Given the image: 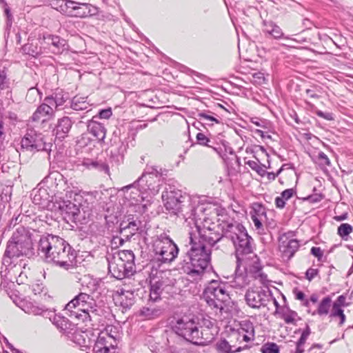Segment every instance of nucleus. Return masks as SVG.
<instances>
[{
	"label": "nucleus",
	"mask_w": 353,
	"mask_h": 353,
	"mask_svg": "<svg viewBox=\"0 0 353 353\" xmlns=\"http://www.w3.org/2000/svg\"><path fill=\"white\" fill-rule=\"evenodd\" d=\"M72 125V122L68 117H63L59 119L56 126L57 134L64 137L69 132Z\"/></svg>",
	"instance_id": "34"
},
{
	"label": "nucleus",
	"mask_w": 353,
	"mask_h": 353,
	"mask_svg": "<svg viewBox=\"0 0 353 353\" xmlns=\"http://www.w3.org/2000/svg\"><path fill=\"white\" fill-rule=\"evenodd\" d=\"M331 306V299L329 296H326L323 298V299L321 301L317 313L319 315H326L328 314L330 308Z\"/></svg>",
	"instance_id": "44"
},
{
	"label": "nucleus",
	"mask_w": 353,
	"mask_h": 353,
	"mask_svg": "<svg viewBox=\"0 0 353 353\" xmlns=\"http://www.w3.org/2000/svg\"><path fill=\"white\" fill-rule=\"evenodd\" d=\"M246 164L261 176H263L266 173V171L255 161H248Z\"/></svg>",
	"instance_id": "50"
},
{
	"label": "nucleus",
	"mask_w": 353,
	"mask_h": 353,
	"mask_svg": "<svg viewBox=\"0 0 353 353\" xmlns=\"http://www.w3.org/2000/svg\"><path fill=\"white\" fill-rule=\"evenodd\" d=\"M310 328L308 325H306L305 329L303 331L300 339L296 342V347L303 348V345L305 343L309 335L310 334Z\"/></svg>",
	"instance_id": "48"
},
{
	"label": "nucleus",
	"mask_w": 353,
	"mask_h": 353,
	"mask_svg": "<svg viewBox=\"0 0 353 353\" xmlns=\"http://www.w3.org/2000/svg\"><path fill=\"white\" fill-rule=\"evenodd\" d=\"M316 114L319 117L323 118L327 121H332L334 119L333 115L331 112H323L321 110H317Z\"/></svg>",
	"instance_id": "60"
},
{
	"label": "nucleus",
	"mask_w": 353,
	"mask_h": 353,
	"mask_svg": "<svg viewBox=\"0 0 353 353\" xmlns=\"http://www.w3.org/2000/svg\"><path fill=\"white\" fill-rule=\"evenodd\" d=\"M65 4L66 5L65 6L67 8V12H65V14L70 17L73 16V13L74 12L73 8H76L77 3L70 0H65Z\"/></svg>",
	"instance_id": "54"
},
{
	"label": "nucleus",
	"mask_w": 353,
	"mask_h": 353,
	"mask_svg": "<svg viewBox=\"0 0 353 353\" xmlns=\"http://www.w3.org/2000/svg\"><path fill=\"white\" fill-rule=\"evenodd\" d=\"M38 250L43 254L47 262H52L65 270L72 266L76 258L74 250L69 243L52 234L41 237Z\"/></svg>",
	"instance_id": "2"
},
{
	"label": "nucleus",
	"mask_w": 353,
	"mask_h": 353,
	"mask_svg": "<svg viewBox=\"0 0 353 353\" xmlns=\"http://www.w3.org/2000/svg\"><path fill=\"white\" fill-rule=\"evenodd\" d=\"M161 168L157 166L147 165L141 176L132 184L123 187L121 190L128 192L135 184L145 192L155 194L159 190V181L161 176Z\"/></svg>",
	"instance_id": "7"
},
{
	"label": "nucleus",
	"mask_w": 353,
	"mask_h": 353,
	"mask_svg": "<svg viewBox=\"0 0 353 353\" xmlns=\"http://www.w3.org/2000/svg\"><path fill=\"white\" fill-rule=\"evenodd\" d=\"M299 248V243L296 239H288L285 236L280 239L279 250L288 259L294 256Z\"/></svg>",
	"instance_id": "21"
},
{
	"label": "nucleus",
	"mask_w": 353,
	"mask_h": 353,
	"mask_svg": "<svg viewBox=\"0 0 353 353\" xmlns=\"http://www.w3.org/2000/svg\"><path fill=\"white\" fill-rule=\"evenodd\" d=\"M203 298L212 309L221 312L225 303L229 301L230 296L225 284L216 280H212L205 288Z\"/></svg>",
	"instance_id": "6"
},
{
	"label": "nucleus",
	"mask_w": 353,
	"mask_h": 353,
	"mask_svg": "<svg viewBox=\"0 0 353 353\" xmlns=\"http://www.w3.org/2000/svg\"><path fill=\"white\" fill-rule=\"evenodd\" d=\"M32 202L35 205H41L42 208H50L55 206L53 196H50L47 189L44 188H35L31 193Z\"/></svg>",
	"instance_id": "17"
},
{
	"label": "nucleus",
	"mask_w": 353,
	"mask_h": 353,
	"mask_svg": "<svg viewBox=\"0 0 353 353\" xmlns=\"http://www.w3.org/2000/svg\"><path fill=\"white\" fill-rule=\"evenodd\" d=\"M279 347L274 343H268L261 347L262 353H279Z\"/></svg>",
	"instance_id": "49"
},
{
	"label": "nucleus",
	"mask_w": 353,
	"mask_h": 353,
	"mask_svg": "<svg viewBox=\"0 0 353 353\" xmlns=\"http://www.w3.org/2000/svg\"><path fill=\"white\" fill-rule=\"evenodd\" d=\"M203 206L199 205V201L197 199H192L189 196V201L182 203L179 207V211L173 214L178 216H182L185 220L186 225L190 227L191 230L197 225L196 219L199 217L198 212H203Z\"/></svg>",
	"instance_id": "10"
},
{
	"label": "nucleus",
	"mask_w": 353,
	"mask_h": 353,
	"mask_svg": "<svg viewBox=\"0 0 353 353\" xmlns=\"http://www.w3.org/2000/svg\"><path fill=\"white\" fill-rule=\"evenodd\" d=\"M271 299L270 292L262 289H249L245 295L247 304L252 308L266 306Z\"/></svg>",
	"instance_id": "15"
},
{
	"label": "nucleus",
	"mask_w": 353,
	"mask_h": 353,
	"mask_svg": "<svg viewBox=\"0 0 353 353\" xmlns=\"http://www.w3.org/2000/svg\"><path fill=\"white\" fill-rule=\"evenodd\" d=\"M52 95L54 101H55V108L58 109L62 106L69 99L68 93L62 90L54 92Z\"/></svg>",
	"instance_id": "42"
},
{
	"label": "nucleus",
	"mask_w": 353,
	"mask_h": 353,
	"mask_svg": "<svg viewBox=\"0 0 353 353\" xmlns=\"http://www.w3.org/2000/svg\"><path fill=\"white\" fill-rule=\"evenodd\" d=\"M190 248L182 256L179 269L194 280L201 279L211 259V249L197 243L194 232H189Z\"/></svg>",
	"instance_id": "1"
},
{
	"label": "nucleus",
	"mask_w": 353,
	"mask_h": 353,
	"mask_svg": "<svg viewBox=\"0 0 353 353\" xmlns=\"http://www.w3.org/2000/svg\"><path fill=\"white\" fill-rule=\"evenodd\" d=\"M108 270L109 273L117 279H123L134 274L119 259L113 256L110 260L108 259Z\"/></svg>",
	"instance_id": "16"
},
{
	"label": "nucleus",
	"mask_w": 353,
	"mask_h": 353,
	"mask_svg": "<svg viewBox=\"0 0 353 353\" xmlns=\"http://www.w3.org/2000/svg\"><path fill=\"white\" fill-rule=\"evenodd\" d=\"M250 283L246 273L245 268H241L239 263H237L236 270L232 281V286L238 288H244Z\"/></svg>",
	"instance_id": "27"
},
{
	"label": "nucleus",
	"mask_w": 353,
	"mask_h": 353,
	"mask_svg": "<svg viewBox=\"0 0 353 353\" xmlns=\"http://www.w3.org/2000/svg\"><path fill=\"white\" fill-rule=\"evenodd\" d=\"M196 139L198 144L210 147V145L209 144L210 140L203 133L199 132L196 134Z\"/></svg>",
	"instance_id": "53"
},
{
	"label": "nucleus",
	"mask_w": 353,
	"mask_h": 353,
	"mask_svg": "<svg viewBox=\"0 0 353 353\" xmlns=\"http://www.w3.org/2000/svg\"><path fill=\"white\" fill-rule=\"evenodd\" d=\"M318 272L317 269L309 268L305 272V277L309 281H311L318 274Z\"/></svg>",
	"instance_id": "57"
},
{
	"label": "nucleus",
	"mask_w": 353,
	"mask_h": 353,
	"mask_svg": "<svg viewBox=\"0 0 353 353\" xmlns=\"http://www.w3.org/2000/svg\"><path fill=\"white\" fill-rule=\"evenodd\" d=\"M134 293L132 290L121 289L114 296V301L117 305H119L123 310L130 309L134 303Z\"/></svg>",
	"instance_id": "19"
},
{
	"label": "nucleus",
	"mask_w": 353,
	"mask_h": 353,
	"mask_svg": "<svg viewBox=\"0 0 353 353\" xmlns=\"http://www.w3.org/2000/svg\"><path fill=\"white\" fill-rule=\"evenodd\" d=\"M247 348V345L244 347H237L232 345L225 339H221L216 343V350L220 353H235L239 352Z\"/></svg>",
	"instance_id": "29"
},
{
	"label": "nucleus",
	"mask_w": 353,
	"mask_h": 353,
	"mask_svg": "<svg viewBox=\"0 0 353 353\" xmlns=\"http://www.w3.org/2000/svg\"><path fill=\"white\" fill-rule=\"evenodd\" d=\"M72 341L82 347L89 348L94 340L89 337L88 332H76L72 335Z\"/></svg>",
	"instance_id": "32"
},
{
	"label": "nucleus",
	"mask_w": 353,
	"mask_h": 353,
	"mask_svg": "<svg viewBox=\"0 0 353 353\" xmlns=\"http://www.w3.org/2000/svg\"><path fill=\"white\" fill-rule=\"evenodd\" d=\"M26 313L33 315H46L47 317L50 319V320L52 322V323L58 325V322L61 321L60 316H57L53 313V311L48 310V309H45L43 307H39L38 305H35L34 304H30L27 306V310H25Z\"/></svg>",
	"instance_id": "24"
},
{
	"label": "nucleus",
	"mask_w": 353,
	"mask_h": 353,
	"mask_svg": "<svg viewBox=\"0 0 353 353\" xmlns=\"http://www.w3.org/2000/svg\"><path fill=\"white\" fill-rule=\"evenodd\" d=\"M51 50L54 54H61L63 51L68 50V43L66 40L57 36L54 37L52 43L51 44Z\"/></svg>",
	"instance_id": "37"
},
{
	"label": "nucleus",
	"mask_w": 353,
	"mask_h": 353,
	"mask_svg": "<svg viewBox=\"0 0 353 353\" xmlns=\"http://www.w3.org/2000/svg\"><path fill=\"white\" fill-rule=\"evenodd\" d=\"M250 214L252 217L254 216L256 217H259V219H266L265 208L263 205L259 203H253Z\"/></svg>",
	"instance_id": "43"
},
{
	"label": "nucleus",
	"mask_w": 353,
	"mask_h": 353,
	"mask_svg": "<svg viewBox=\"0 0 353 353\" xmlns=\"http://www.w3.org/2000/svg\"><path fill=\"white\" fill-rule=\"evenodd\" d=\"M225 228H223L222 233L215 230L214 228H204L201 229L198 225L194 227L193 229L189 232H194L197 237V243L206 245L208 248H211L216 243L219 241L224 235V231Z\"/></svg>",
	"instance_id": "14"
},
{
	"label": "nucleus",
	"mask_w": 353,
	"mask_h": 353,
	"mask_svg": "<svg viewBox=\"0 0 353 353\" xmlns=\"http://www.w3.org/2000/svg\"><path fill=\"white\" fill-rule=\"evenodd\" d=\"M154 260L169 264L178 256L179 248L168 236L160 235L153 243Z\"/></svg>",
	"instance_id": "8"
},
{
	"label": "nucleus",
	"mask_w": 353,
	"mask_h": 353,
	"mask_svg": "<svg viewBox=\"0 0 353 353\" xmlns=\"http://www.w3.org/2000/svg\"><path fill=\"white\" fill-rule=\"evenodd\" d=\"M353 231L352 226L349 223H342L337 229V234L344 240H347V236Z\"/></svg>",
	"instance_id": "45"
},
{
	"label": "nucleus",
	"mask_w": 353,
	"mask_h": 353,
	"mask_svg": "<svg viewBox=\"0 0 353 353\" xmlns=\"http://www.w3.org/2000/svg\"><path fill=\"white\" fill-rule=\"evenodd\" d=\"M137 186V185L135 184L134 187L131 188L133 189V190L129 194L128 199L131 201L132 205H134L136 212H144L147 209L148 203H139L144 201V198L142 195L144 191L140 188H139V189L136 188ZM147 202H148V201Z\"/></svg>",
	"instance_id": "20"
},
{
	"label": "nucleus",
	"mask_w": 353,
	"mask_h": 353,
	"mask_svg": "<svg viewBox=\"0 0 353 353\" xmlns=\"http://www.w3.org/2000/svg\"><path fill=\"white\" fill-rule=\"evenodd\" d=\"M215 332L216 328H214L212 322L209 321L208 324L205 327H201V329L199 328V339L194 341L193 344H208L214 339Z\"/></svg>",
	"instance_id": "22"
},
{
	"label": "nucleus",
	"mask_w": 353,
	"mask_h": 353,
	"mask_svg": "<svg viewBox=\"0 0 353 353\" xmlns=\"http://www.w3.org/2000/svg\"><path fill=\"white\" fill-rule=\"evenodd\" d=\"M32 243L31 239L25 234H21L18 230L14 232L7 244L5 251L3 264H11V259L21 256L32 255Z\"/></svg>",
	"instance_id": "5"
},
{
	"label": "nucleus",
	"mask_w": 353,
	"mask_h": 353,
	"mask_svg": "<svg viewBox=\"0 0 353 353\" xmlns=\"http://www.w3.org/2000/svg\"><path fill=\"white\" fill-rule=\"evenodd\" d=\"M342 314H343V310L341 307H339L338 304H333L330 316L336 317L341 316Z\"/></svg>",
	"instance_id": "58"
},
{
	"label": "nucleus",
	"mask_w": 353,
	"mask_h": 353,
	"mask_svg": "<svg viewBox=\"0 0 353 353\" xmlns=\"http://www.w3.org/2000/svg\"><path fill=\"white\" fill-rule=\"evenodd\" d=\"M91 7L92 6L90 3H77L76 8H73V10H74V12L73 13L72 17L83 18L88 17V15H90Z\"/></svg>",
	"instance_id": "39"
},
{
	"label": "nucleus",
	"mask_w": 353,
	"mask_h": 353,
	"mask_svg": "<svg viewBox=\"0 0 353 353\" xmlns=\"http://www.w3.org/2000/svg\"><path fill=\"white\" fill-rule=\"evenodd\" d=\"M263 32L276 39L283 36L281 28L272 21H263Z\"/></svg>",
	"instance_id": "33"
},
{
	"label": "nucleus",
	"mask_w": 353,
	"mask_h": 353,
	"mask_svg": "<svg viewBox=\"0 0 353 353\" xmlns=\"http://www.w3.org/2000/svg\"><path fill=\"white\" fill-rule=\"evenodd\" d=\"M317 159L320 166H330L331 162L328 157L323 152H319L318 153Z\"/></svg>",
	"instance_id": "51"
},
{
	"label": "nucleus",
	"mask_w": 353,
	"mask_h": 353,
	"mask_svg": "<svg viewBox=\"0 0 353 353\" xmlns=\"http://www.w3.org/2000/svg\"><path fill=\"white\" fill-rule=\"evenodd\" d=\"M112 327H108L104 331L101 332L92 347V353H112L111 346H109L110 332L112 331Z\"/></svg>",
	"instance_id": "18"
},
{
	"label": "nucleus",
	"mask_w": 353,
	"mask_h": 353,
	"mask_svg": "<svg viewBox=\"0 0 353 353\" xmlns=\"http://www.w3.org/2000/svg\"><path fill=\"white\" fill-rule=\"evenodd\" d=\"M253 77L255 79V81L259 84H261L265 82V77L263 73H254L253 74Z\"/></svg>",
	"instance_id": "64"
},
{
	"label": "nucleus",
	"mask_w": 353,
	"mask_h": 353,
	"mask_svg": "<svg viewBox=\"0 0 353 353\" xmlns=\"http://www.w3.org/2000/svg\"><path fill=\"white\" fill-rule=\"evenodd\" d=\"M62 182H63V175L58 172H51L43 181L44 183L50 185L52 188H57Z\"/></svg>",
	"instance_id": "38"
},
{
	"label": "nucleus",
	"mask_w": 353,
	"mask_h": 353,
	"mask_svg": "<svg viewBox=\"0 0 353 353\" xmlns=\"http://www.w3.org/2000/svg\"><path fill=\"white\" fill-rule=\"evenodd\" d=\"M7 76L5 71L0 72V88L4 89L7 85Z\"/></svg>",
	"instance_id": "61"
},
{
	"label": "nucleus",
	"mask_w": 353,
	"mask_h": 353,
	"mask_svg": "<svg viewBox=\"0 0 353 353\" xmlns=\"http://www.w3.org/2000/svg\"><path fill=\"white\" fill-rule=\"evenodd\" d=\"M214 113L210 110H204L197 114L199 123L206 128L207 126H213L214 123H221L220 117L214 116Z\"/></svg>",
	"instance_id": "28"
},
{
	"label": "nucleus",
	"mask_w": 353,
	"mask_h": 353,
	"mask_svg": "<svg viewBox=\"0 0 353 353\" xmlns=\"http://www.w3.org/2000/svg\"><path fill=\"white\" fill-rule=\"evenodd\" d=\"M243 334V340L245 342L254 340V327L250 321L245 320L241 321L239 334Z\"/></svg>",
	"instance_id": "30"
},
{
	"label": "nucleus",
	"mask_w": 353,
	"mask_h": 353,
	"mask_svg": "<svg viewBox=\"0 0 353 353\" xmlns=\"http://www.w3.org/2000/svg\"><path fill=\"white\" fill-rule=\"evenodd\" d=\"M54 207L58 208L62 214H67L69 218H75L79 213V207L69 200H56Z\"/></svg>",
	"instance_id": "23"
},
{
	"label": "nucleus",
	"mask_w": 353,
	"mask_h": 353,
	"mask_svg": "<svg viewBox=\"0 0 353 353\" xmlns=\"http://www.w3.org/2000/svg\"><path fill=\"white\" fill-rule=\"evenodd\" d=\"M94 117L88 122V130L99 142H102L105 138L106 129L103 123L94 121Z\"/></svg>",
	"instance_id": "25"
},
{
	"label": "nucleus",
	"mask_w": 353,
	"mask_h": 353,
	"mask_svg": "<svg viewBox=\"0 0 353 353\" xmlns=\"http://www.w3.org/2000/svg\"><path fill=\"white\" fill-rule=\"evenodd\" d=\"M96 301L87 293H79L65 306V310L74 313L77 319L83 322L92 321L98 314Z\"/></svg>",
	"instance_id": "4"
},
{
	"label": "nucleus",
	"mask_w": 353,
	"mask_h": 353,
	"mask_svg": "<svg viewBox=\"0 0 353 353\" xmlns=\"http://www.w3.org/2000/svg\"><path fill=\"white\" fill-rule=\"evenodd\" d=\"M162 199L167 210L172 213L176 212L182 203L189 201V195L183 194L181 190L168 185L162 193Z\"/></svg>",
	"instance_id": "11"
},
{
	"label": "nucleus",
	"mask_w": 353,
	"mask_h": 353,
	"mask_svg": "<svg viewBox=\"0 0 353 353\" xmlns=\"http://www.w3.org/2000/svg\"><path fill=\"white\" fill-rule=\"evenodd\" d=\"M54 114V110L52 108H50V105L47 103L41 104L35 110L32 116L33 121H39L40 120L45 121V117H52Z\"/></svg>",
	"instance_id": "31"
},
{
	"label": "nucleus",
	"mask_w": 353,
	"mask_h": 353,
	"mask_svg": "<svg viewBox=\"0 0 353 353\" xmlns=\"http://www.w3.org/2000/svg\"><path fill=\"white\" fill-rule=\"evenodd\" d=\"M281 316L286 323L293 325L296 323V318L298 316L296 312L288 308L283 309L281 312Z\"/></svg>",
	"instance_id": "41"
},
{
	"label": "nucleus",
	"mask_w": 353,
	"mask_h": 353,
	"mask_svg": "<svg viewBox=\"0 0 353 353\" xmlns=\"http://www.w3.org/2000/svg\"><path fill=\"white\" fill-rule=\"evenodd\" d=\"M65 1V0H50V5L52 8L65 14V12H67V8L65 6H66Z\"/></svg>",
	"instance_id": "46"
},
{
	"label": "nucleus",
	"mask_w": 353,
	"mask_h": 353,
	"mask_svg": "<svg viewBox=\"0 0 353 353\" xmlns=\"http://www.w3.org/2000/svg\"><path fill=\"white\" fill-rule=\"evenodd\" d=\"M56 35L50 34H43L42 38L40 39L42 40L44 43L51 47V44L52 43Z\"/></svg>",
	"instance_id": "55"
},
{
	"label": "nucleus",
	"mask_w": 353,
	"mask_h": 353,
	"mask_svg": "<svg viewBox=\"0 0 353 353\" xmlns=\"http://www.w3.org/2000/svg\"><path fill=\"white\" fill-rule=\"evenodd\" d=\"M112 112L110 108L102 110L99 113V117L101 119H109Z\"/></svg>",
	"instance_id": "63"
},
{
	"label": "nucleus",
	"mask_w": 353,
	"mask_h": 353,
	"mask_svg": "<svg viewBox=\"0 0 353 353\" xmlns=\"http://www.w3.org/2000/svg\"><path fill=\"white\" fill-rule=\"evenodd\" d=\"M161 314V310L155 307L153 303H148L147 306L143 307L140 310V316L150 319L159 316Z\"/></svg>",
	"instance_id": "35"
},
{
	"label": "nucleus",
	"mask_w": 353,
	"mask_h": 353,
	"mask_svg": "<svg viewBox=\"0 0 353 353\" xmlns=\"http://www.w3.org/2000/svg\"><path fill=\"white\" fill-rule=\"evenodd\" d=\"M310 252L312 254H313L314 256L317 257L319 260L321 259V258L323 255V252L321 250V249L319 247H312L311 248Z\"/></svg>",
	"instance_id": "62"
},
{
	"label": "nucleus",
	"mask_w": 353,
	"mask_h": 353,
	"mask_svg": "<svg viewBox=\"0 0 353 353\" xmlns=\"http://www.w3.org/2000/svg\"><path fill=\"white\" fill-rule=\"evenodd\" d=\"M90 103L86 101V98L75 96L71 100L70 107L75 111H81L88 110Z\"/></svg>",
	"instance_id": "36"
},
{
	"label": "nucleus",
	"mask_w": 353,
	"mask_h": 353,
	"mask_svg": "<svg viewBox=\"0 0 353 353\" xmlns=\"http://www.w3.org/2000/svg\"><path fill=\"white\" fill-rule=\"evenodd\" d=\"M114 258L119 259L124 263L125 267L129 268L130 271L135 272L134 254L132 250H123L119 251L112 256Z\"/></svg>",
	"instance_id": "26"
},
{
	"label": "nucleus",
	"mask_w": 353,
	"mask_h": 353,
	"mask_svg": "<svg viewBox=\"0 0 353 353\" xmlns=\"http://www.w3.org/2000/svg\"><path fill=\"white\" fill-rule=\"evenodd\" d=\"M224 235L225 238L232 242L235 248L237 263L243 259L244 255L252 253V239L241 224H228L224 231Z\"/></svg>",
	"instance_id": "3"
},
{
	"label": "nucleus",
	"mask_w": 353,
	"mask_h": 353,
	"mask_svg": "<svg viewBox=\"0 0 353 353\" xmlns=\"http://www.w3.org/2000/svg\"><path fill=\"white\" fill-rule=\"evenodd\" d=\"M295 191L293 188L287 189L284 191H283L281 194V196L285 200L288 201L290 199L293 194H294Z\"/></svg>",
	"instance_id": "59"
},
{
	"label": "nucleus",
	"mask_w": 353,
	"mask_h": 353,
	"mask_svg": "<svg viewBox=\"0 0 353 353\" xmlns=\"http://www.w3.org/2000/svg\"><path fill=\"white\" fill-rule=\"evenodd\" d=\"M251 219L254 223V225L255 228L257 230H263V222L265 221L266 219H259V217H256L254 216V217L251 216Z\"/></svg>",
	"instance_id": "56"
},
{
	"label": "nucleus",
	"mask_w": 353,
	"mask_h": 353,
	"mask_svg": "<svg viewBox=\"0 0 353 353\" xmlns=\"http://www.w3.org/2000/svg\"><path fill=\"white\" fill-rule=\"evenodd\" d=\"M23 52L32 55L33 57L37 56L39 52L37 50V46H33L31 43H27L22 48Z\"/></svg>",
	"instance_id": "52"
},
{
	"label": "nucleus",
	"mask_w": 353,
	"mask_h": 353,
	"mask_svg": "<svg viewBox=\"0 0 353 353\" xmlns=\"http://www.w3.org/2000/svg\"><path fill=\"white\" fill-rule=\"evenodd\" d=\"M173 330L177 335L190 343L199 339L198 323L193 319L185 316L178 319Z\"/></svg>",
	"instance_id": "12"
},
{
	"label": "nucleus",
	"mask_w": 353,
	"mask_h": 353,
	"mask_svg": "<svg viewBox=\"0 0 353 353\" xmlns=\"http://www.w3.org/2000/svg\"><path fill=\"white\" fill-rule=\"evenodd\" d=\"M82 165L87 168H94L100 171H103L105 173H108L109 171V167L107 164L99 162L97 161H93L89 159H83L82 161Z\"/></svg>",
	"instance_id": "40"
},
{
	"label": "nucleus",
	"mask_w": 353,
	"mask_h": 353,
	"mask_svg": "<svg viewBox=\"0 0 353 353\" xmlns=\"http://www.w3.org/2000/svg\"><path fill=\"white\" fill-rule=\"evenodd\" d=\"M166 285L167 283L165 281H154L153 283H152L150 292L161 294L162 291L164 290Z\"/></svg>",
	"instance_id": "47"
},
{
	"label": "nucleus",
	"mask_w": 353,
	"mask_h": 353,
	"mask_svg": "<svg viewBox=\"0 0 353 353\" xmlns=\"http://www.w3.org/2000/svg\"><path fill=\"white\" fill-rule=\"evenodd\" d=\"M146 223L144 217L128 214L126 221H123L120 224V233L126 239H129L136 233H141L145 229Z\"/></svg>",
	"instance_id": "13"
},
{
	"label": "nucleus",
	"mask_w": 353,
	"mask_h": 353,
	"mask_svg": "<svg viewBox=\"0 0 353 353\" xmlns=\"http://www.w3.org/2000/svg\"><path fill=\"white\" fill-rule=\"evenodd\" d=\"M21 146L23 149L31 152L46 151L49 155L52 145L46 143L45 137L41 133L37 132L34 130H29L21 139Z\"/></svg>",
	"instance_id": "9"
}]
</instances>
